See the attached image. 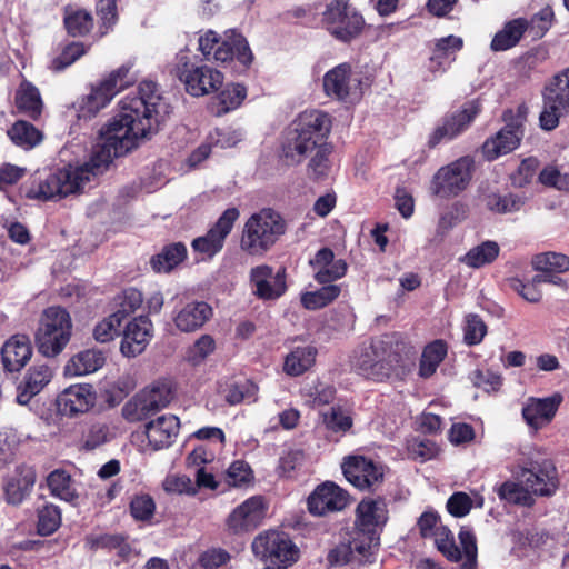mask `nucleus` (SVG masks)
Wrapping results in <instances>:
<instances>
[{
	"instance_id": "f257e3e1",
	"label": "nucleus",
	"mask_w": 569,
	"mask_h": 569,
	"mask_svg": "<svg viewBox=\"0 0 569 569\" xmlns=\"http://www.w3.org/2000/svg\"><path fill=\"white\" fill-rule=\"evenodd\" d=\"M119 107V114L101 128L89 160L81 166H68L49 173L28 190V198L47 201L82 191L92 178L109 168L114 158L124 156L139 139L156 131L170 113L157 83L149 80L139 84L137 93L122 98Z\"/></svg>"
},
{
	"instance_id": "f03ea898",
	"label": "nucleus",
	"mask_w": 569,
	"mask_h": 569,
	"mask_svg": "<svg viewBox=\"0 0 569 569\" xmlns=\"http://www.w3.org/2000/svg\"><path fill=\"white\" fill-rule=\"evenodd\" d=\"M320 111L302 112L286 132L282 142V157L288 163H300L310 157L308 166L309 176L318 179L320 166Z\"/></svg>"
},
{
	"instance_id": "7ed1b4c3",
	"label": "nucleus",
	"mask_w": 569,
	"mask_h": 569,
	"mask_svg": "<svg viewBox=\"0 0 569 569\" xmlns=\"http://www.w3.org/2000/svg\"><path fill=\"white\" fill-rule=\"evenodd\" d=\"M286 231L281 216L272 209L253 213L244 223L241 249L251 256H263Z\"/></svg>"
},
{
	"instance_id": "20e7f679",
	"label": "nucleus",
	"mask_w": 569,
	"mask_h": 569,
	"mask_svg": "<svg viewBox=\"0 0 569 569\" xmlns=\"http://www.w3.org/2000/svg\"><path fill=\"white\" fill-rule=\"evenodd\" d=\"M72 332L70 313L62 307L52 306L41 313L36 332V345L46 357L58 356L68 345Z\"/></svg>"
},
{
	"instance_id": "39448f33",
	"label": "nucleus",
	"mask_w": 569,
	"mask_h": 569,
	"mask_svg": "<svg viewBox=\"0 0 569 569\" xmlns=\"http://www.w3.org/2000/svg\"><path fill=\"white\" fill-rule=\"evenodd\" d=\"M199 50L209 60L227 63L237 60L243 67H249L253 61V54L246 38L234 29L224 31L219 36L213 30H208L199 38Z\"/></svg>"
},
{
	"instance_id": "423d86ee",
	"label": "nucleus",
	"mask_w": 569,
	"mask_h": 569,
	"mask_svg": "<svg viewBox=\"0 0 569 569\" xmlns=\"http://www.w3.org/2000/svg\"><path fill=\"white\" fill-rule=\"evenodd\" d=\"M351 368L360 376L382 381L392 368L391 341L388 337L373 339L369 345L358 347L350 359Z\"/></svg>"
},
{
	"instance_id": "0eeeda50",
	"label": "nucleus",
	"mask_w": 569,
	"mask_h": 569,
	"mask_svg": "<svg viewBox=\"0 0 569 569\" xmlns=\"http://www.w3.org/2000/svg\"><path fill=\"white\" fill-rule=\"evenodd\" d=\"M322 27L332 37L348 42L360 34L365 20L348 0H322Z\"/></svg>"
},
{
	"instance_id": "6e6552de",
	"label": "nucleus",
	"mask_w": 569,
	"mask_h": 569,
	"mask_svg": "<svg viewBox=\"0 0 569 569\" xmlns=\"http://www.w3.org/2000/svg\"><path fill=\"white\" fill-rule=\"evenodd\" d=\"M130 69L131 66L123 64L93 86L79 104V118H92L107 107L114 96L130 83L128 78Z\"/></svg>"
},
{
	"instance_id": "1a4fd4ad",
	"label": "nucleus",
	"mask_w": 569,
	"mask_h": 569,
	"mask_svg": "<svg viewBox=\"0 0 569 569\" xmlns=\"http://www.w3.org/2000/svg\"><path fill=\"white\" fill-rule=\"evenodd\" d=\"M472 170L473 160L470 157H461L441 167L431 180V193L442 199L459 196L468 188L472 179Z\"/></svg>"
},
{
	"instance_id": "9d476101",
	"label": "nucleus",
	"mask_w": 569,
	"mask_h": 569,
	"mask_svg": "<svg viewBox=\"0 0 569 569\" xmlns=\"http://www.w3.org/2000/svg\"><path fill=\"white\" fill-rule=\"evenodd\" d=\"M253 553L262 560L287 568L299 559V549L283 531L267 530L251 545Z\"/></svg>"
},
{
	"instance_id": "9b49d317",
	"label": "nucleus",
	"mask_w": 569,
	"mask_h": 569,
	"mask_svg": "<svg viewBox=\"0 0 569 569\" xmlns=\"http://www.w3.org/2000/svg\"><path fill=\"white\" fill-rule=\"evenodd\" d=\"M322 87L329 97L337 100L355 103L358 102L369 87L368 79L358 73H352L349 63H340L329 70L322 78Z\"/></svg>"
},
{
	"instance_id": "f8f14e48",
	"label": "nucleus",
	"mask_w": 569,
	"mask_h": 569,
	"mask_svg": "<svg viewBox=\"0 0 569 569\" xmlns=\"http://www.w3.org/2000/svg\"><path fill=\"white\" fill-rule=\"evenodd\" d=\"M503 119L507 121V124L495 137L487 139L482 146L483 156L488 160H495L513 151L522 139L525 114L521 109L518 110V114L515 118L511 110L506 111Z\"/></svg>"
},
{
	"instance_id": "ddd939ff",
	"label": "nucleus",
	"mask_w": 569,
	"mask_h": 569,
	"mask_svg": "<svg viewBox=\"0 0 569 569\" xmlns=\"http://www.w3.org/2000/svg\"><path fill=\"white\" fill-rule=\"evenodd\" d=\"M520 478L533 497H552L560 486L557 467L550 459L529 461L520 467Z\"/></svg>"
},
{
	"instance_id": "4468645a",
	"label": "nucleus",
	"mask_w": 569,
	"mask_h": 569,
	"mask_svg": "<svg viewBox=\"0 0 569 569\" xmlns=\"http://www.w3.org/2000/svg\"><path fill=\"white\" fill-rule=\"evenodd\" d=\"M268 502L262 496H252L237 506L228 516L226 526L233 535H243L256 530L264 520Z\"/></svg>"
},
{
	"instance_id": "2eb2a0df",
	"label": "nucleus",
	"mask_w": 569,
	"mask_h": 569,
	"mask_svg": "<svg viewBox=\"0 0 569 569\" xmlns=\"http://www.w3.org/2000/svg\"><path fill=\"white\" fill-rule=\"evenodd\" d=\"M179 78L186 90L193 97H202L216 92L223 83V74L209 66H191L184 63L179 70Z\"/></svg>"
},
{
	"instance_id": "dca6fc26",
	"label": "nucleus",
	"mask_w": 569,
	"mask_h": 569,
	"mask_svg": "<svg viewBox=\"0 0 569 569\" xmlns=\"http://www.w3.org/2000/svg\"><path fill=\"white\" fill-rule=\"evenodd\" d=\"M388 521V509L382 498L362 499L356 509V528L369 535L372 542L379 540V530Z\"/></svg>"
},
{
	"instance_id": "f3484780",
	"label": "nucleus",
	"mask_w": 569,
	"mask_h": 569,
	"mask_svg": "<svg viewBox=\"0 0 569 569\" xmlns=\"http://www.w3.org/2000/svg\"><path fill=\"white\" fill-rule=\"evenodd\" d=\"M341 468L346 479L360 490L371 489L383 478L382 467L363 456L345 458Z\"/></svg>"
},
{
	"instance_id": "a211bd4d",
	"label": "nucleus",
	"mask_w": 569,
	"mask_h": 569,
	"mask_svg": "<svg viewBox=\"0 0 569 569\" xmlns=\"http://www.w3.org/2000/svg\"><path fill=\"white\" fill-rule=\"evenodd\" d=\"M240 212L237 208H229L223 211L214 226L206 233L192 241L194 251L212 257L218 253L224 243L227 236L231 232Z\"/></svg>"
},
{
	"instance_id": "6ab92c4d",
	"label": "nucleus",
	"mask_w": 569,
	"mask_h": 569,
	"mask_svg": "<svg viewBox=\"0 0 569 569\" xmlns=\"http://www.w3.org/2000/svg\"><path fill=\"white\" fill-rule=\"evenodd\" d=\"M479 113V106L475 101L466 103L460 110L446 116L429 138V146L436 147L440 142L450 141L463 132L476 116Z\"/></svg>"
},
{
	"instance_id": "aec40b11",
	"label": "nucleus",
	"mask_w": 569,
	"mask_h": 569,
	"mask_svg": "<svg viewBox=\"0 0 569 569\" xmlns=\"http://www.w3.org/2000/svg\"><path fill=\"white\" fill-rule=\"evenodd\" d=\"M250 284L253 295L263 300H274L281 297L286 289L284 269L273 274L270 266L260 264L250 270Z\"/></svg>"
},
{
	"instance_id": "412c9836",
	"label": "nucleus",
	"mask_w": 569,
	"mask_h": 569,
	"mask_svg": "<svg viewBox=\"0 0 569 569\" xmlns=\"http://www.w3.org/2000/svg\"><path fill=\"white\" fill-rule=\"evenodd\" d=\"M153 336V325L147 316L132 319L124 328L120 351L124 357L141 355Z\"/></svg>"
},
{
	"instance_id": "4be33fe9",
	"label": "nucleus",
	"mask_w": 569,
	"mask_h": 569,
	"mask_svg": "<svg viewBox=\"0 0 569 569\" xmlns=\"http://www.w3.org/2000/svg\"><path fill=\"white\" fill-rule=\"evenodd\" d=\"M96 403V392L89 385H72L57 398L58 410L64 416L87 412Z\"/></svg>"
},
{
	"instance_id": "5701e85b",
	"label": "nucleus",
	"mask_w": 569,
	"mask_h": 569,
	"mask_svg": "<svg viewBox=\"0 0 569 569\" xmlns=\"http://www.w3.org/2000/svg\"><path fill=\"white\" fill-rule=\"evenodd\" d=\"M562 399L560 393H555L547 398H530L522 408L525 421L535 430L543 428L556 416Z\"/></svg>"
},
{
	"instance_id": "b1692460",
	"label": "nucleus",
	"mask_w": 569,
	"mask_h": 569,
	"mask_svg": "<svg viewBox=\"0 0 569 569\" xmlns=\"http://www.w3.org/2000/svg\"><path fill=\"white\" fill-rule=\"evenodd\" d=\"M180 422L173 415H163L146 425L144 433L154 450L170 447L179 432Z\"/></svg>"
},
{
	"instance_id": "393cba45",
	"label": "nucleus",
	"mask_w": 569,
	"mask_h": 569,
	"mask_svg": "<svg viewBox=\"0 0 569 569\" xmlns=\"http://www.w3.org/2000/svg\"><path fill=\"white\" fill-rule=\"evenodd\" d=\"M31 356V342L26 335H13L1 347L2 365L9 372L20 371L28 363Z\"/></svg>"
},
{
	"instance_id": "a878e982",
	"label": "nucleus",
	"mask_w": 569,
	"mask_h": 569,
	"mask_svg": "<svg viewBox=\"0 0 569 569\" xmlns=\"http://www.w3.org/2000/svg\"><path fill=\"white\" fill-rule=\"evenodd\" d=\"M212 316L211 307L204 301H189L176 313L173 321L182 332L200 329Z\"/></svg>"
},
{
	"instance_id": "bb28decb",
	"label": "nucleus",
	"mask_w": 569,
	"mask_h": 569,
	"mask_svg": "<svg viewBox=\"0 0 569 569\" xmlns=\"http://www.w3.org/2000/svg\"><path fill=\"white\" fill-rule=\"evenodd\" d=\"M463 41L460 37L448 36L437 40L428 69L432 73H442L456 60V53L461 50Z\"/></svg>"
},
{
	"instance_id": "cd10ccee",
	"label": "nucleus",
	"mask_w": 569,
	"mask_h": 569,
	"mask_svg": "<svg viewBox=\"0 0 569 569\" xmlns=\"http://www.w3.org/2000/svg\"><path fill=\"white\" fill-rule=\"evenodd\" d=\"M104 355L96 349H88L74 355L64 366V375L79 377L96 372L104 365Z\"/></svg>"
},
{
	"instance_id": "c85d7f7f",
	"label": "nucleus",
	"mask_w": 569,
	"mask_h": 569,
	"mask_svg": "<svg viewBox=\"0 0 569 569\" xmlns=\"http://www.w3.org/2000/svg\"><path fill=\"white\" fill-rule=\"evenodd\" d=\"M529 29V22L525 18H517L505 23L491 40L492 51H506L519 43L523 33Z\"/></svg>"
},
{
	"instance_id": "c756f323",
	"label": "nucleus",
	"mask_w": 569,
	"mask_h": 569,
	"mask_svg": "<svg viewBox=\"0 0 569 569\" xmlns=\"http://www.w3.org/2000/svg\"><path fill=\"white\" fill-rule=\"evenodd\" d=\"M36 482V473L31 468H20L4 486L7 501L18 505L29 495Z\"/></svg>"
},
{
	"instance_id": "7c9ffc66",
	"label": "nucleus",
	"mask_w": 569,
	"mask_h": 569,
	"mask_svg": "<svg viewBox=\"0 0 569 569\" xmlns=\"http://www.w3.org/2000/svg\"><path fill=\"white\" fill-rule=\"evenodd\" d=\"M322 422L329 432L327 438L332 441H338L353 425L350 409L342 406H332L329 411L322 413Z\"/></svg>"
},
{
	"instance_id": "2f4dec72",
	"label": "nucleus",
	"mask_w": 569,
	"mask_h": 569,
	"mask_svg": "<svg viewBox=\"0 0 569 569\" xmlns=\"http://www.w3.org/2000/svg\"><path fill=\"white\" fill-rule=\"evenodd\" d=\"M500 253V247L496 241L487 240L471 248L459 261L471 269H480L491 264Z\"/></svg>"
},
{
	"instance_id": "473e14b6",
	"label": "nucleus",
	"mask_w": 569,
	"mask_h": 569,
	"mask_svg": "<svg viewBox=\"0 0 569 569\" xmlns=\"http://www.w3.org/2000/svg\"><path fill=\"white\" fill-rule=\"evenodd\" d=\"M47 485L53 497L67 502H74L78 499L74 480L66 470L51 471L47 477Z\"/></svg>"
},
{
	"instance_id": "72a5a7b5",
	"label": "nucleus",
	"mask_w": 569,
	"mask_h": 569,
	"mask_svg": "<svg viewBox=\"0 0 569 569\" xmlns=\"http://www.w3.org/2000/svg\"><path fill=\"white\" fill-rule=\"evenodd\" d=\"M52 376L49 366H32L26 376V390L18 396V401L24 403L30 397L38 395L51 381Z\"/></svg>"
},
{
	"instance_id": "f704fd0d",
	"label": "nucleus",
	"mask_w": 569,
	"mask_h": 569,
	"mask_svg": "<svg viewBox=\"0 0 569 569\" xmlns=\"http://www.w3.org/2000/svg\"><path fill=\"white\" fill-rule=\"evenodd\" d=\"M317 349L311 346L298 347L284 359L283 370L289 376H300L316 362Z\"/></svg>"
},
{
	"instance_id": "c9c22d12",
	"label": "nucleus",
	"mask_w": 569,
	"mask_h": 569,
	"mask_svg": "<svg viewBox=\"0 0 569 569\" xmlns=\"http://www.w3.org/2000/svg\"><path fill=\"white\" fill-rule=\"evenodd\" d=\"M17 108L36 119L42 110V100L39 90L28 81H23L16 92Z\"/></svg>"
},
{
	"instance_id": "e433bc0d",
	"label": "nucleus",
	"mask_w": 569,
	"mask_h": 569,
	"mask_svg": "<svg viewBox=\"0 0 569 569\" xmlns=\"http://www.w3.org/2000/svg\"><path fill=\"white\" fill-rule=\"evenodd\" d=\"M447 345L442 340H435L427 345L421 355L419 375L422 378L431 377L447 356Z\"/></svg>"
},
{
	"instance_id": "4c0bfd02",
	"label": "nucleus",
	"mask_w": 569,
	"mask_h": 569,
	"mask_svg": "<svg viewBox=\"0 0 569 569\" xmlns=\"http://www.w3.org/2000/svg\"><path fill=\"white\" fill-rule=\"evenodd\" d=\"M10 140L18 147L30 150L42 141V133L33 124L19 120L8 130Z\"/></svg>"
},
{
	"instance_id": "58836bf2",
	"label": "nucleus",
	"mask_w": 569,
	"mask_h": 569,
	"mask_svg": "<svg viewBox=\"0 0 569 569\" xmlns=\"http://www.w3.org/2000/svg\"><path fill=\"white\" fill-rule=\"evenodd\" d=\"M485 505V498L477 491H472L471 496L458 491L451 495L447 501V510L450 515L456 518H462L467 516L471 508H482Z\"/></svg>"
},
{
	"instance_id": "ea45409f",
	"label": "nucleus",
	"mask_w": 569,
	"mask_h": 569,
	"mask_svg": "<svg viewBox=\"0 0 569 569\" xmlns=\"http://www.w3.org/2000/svg\"><path fill=\"white\" fill-rule=\"evenodd\" d=\"M187 257V248L183 243L177 242L167 246L162 252L151 259L153 270L157 272H170Z\"/></svg>"
},
{
	"instance_id": "a19ab883",
	"label": "nucleus",
	"mask_w": 569,
	"mask_h": 569,
	"mask_svg": "<svg viewBox=\"0 0 569 569\" xmlns=\"http://www.w3.org/2000/svg\"><path fill=\"white\" fill-rule=\"evenodd\" d=\"M497 493L501 500L513 505L530 507L535 503L532 492L522 481L520 483L515 481H506L499 486Z\"/></svg>"
},
{
	"instance_id": "79ce46f5",
	"label": "nucleus",
	"mask_w": 569,
	"mask_h": 569,
	"mask_svg": "<svg viewBox=\"0 0 569 569\" xmlns=\"http://www.w3.org/2000/svg\"><path fill=\"white\" fill-rule=\"evenodd\" d=\"M532 268L542 273H562L569 271V257L558 252L536 254L531 261Z\"/></svg>"
},
{
	"instance_id": "37998d69",
	"label": "nucleus",
	"mask_w": 569,
	"mask_h": 569,
	"mask_svg": "<svg viewBox=\"0 0 569 569\" xmlns=\"http://www.w3.org/2000/svg\"><path fill=\"white\" fill-rule=\"evenodd\" d=\"M350 503V496L347 490L335 482H322V510L341 511Z\"/></svg>"
},
{
	"instance_id": "c03bdc74",
	"label": "nucleus",
	"mask_w": 569,
	"mask_h": 569,
	"mask_svg": "<svg viewBox=\"0 0 569 569\" xmlns=\"http://www.w3.org/2000/svg\"><path fill=\"white\" fill-rule=\"evenodd\" d=\"M64 26L73 37L88 33L92 26V16L83 9L67 8L64 12Z\"/></svg>"
},
{
	"instance_id": "a18cd8bd",
	"label": "nucleus",
	"mask_w": 569,
	"mask_h": 569,
	"mask_svg": "<svg viewBox=\"0 0 569 569\" xmlns=\"http://www.w3.org/2000/svg\"><path fill=\"white\" fill-rule=\"evenodd\" d=\"M435 545L437 549L451 562H459L462 553L455 541L453 533L445 526L435 530Z\"/></svg>"
},
{
	"instance_id": "49530a36",
	"label": "nucleus",
	"mask_w": 569,
	"mask_h": 569,
	"mask_svg": "<svg viewBox=\"0 0 569 569\" xmlns=\"http://www.w3.org/2000/svg\"><path fill=\"white\" fill-rule=\"evenodd\" d=\"M569 111V68L553 77L545 93Z\"/></svg>"
},
{
	"instance_id": "de8ad7c7",
	"label": "nucleus",
	"mask_w": 569,
	"mask_h": 569,
	"mask_svg": "<svg viewBox=\"0 0 569 569\" xmlns=\"http://www.w3.org/2000/svg\"><path fill=\"white\" fill-rule=\"evenodd\" d=\"M142 302L143 297L139 290L134 288L124 289L114 297V313H119L121 316V320H123L126 317L139 309Z\"/></svg>"
},
{
	"instance_id": "09e8293b",
	"label": "nucleus",
	"mask_w": 569,
	"mask_h": 569,
	"mask_svg": "<svg viewBox=\"0 0 569 569\" xmlns=\"http://www.w3.org/2000/svg\"><path fill=\"white\" fill-rule=\"evenodd\" d=\"M141 396H143L153 413L166 408L173 398L171 388L167 383H154L144 389Z\"/></svg>"
},
{
	"instance_id": "8fccbe9b",
	"label": "nucleus",
	"mask_w": 569,
	"mask_h": 569,
	"mask_svg": "<svg viewBox=\"0 0 569 569\" xmlns=\"http://www.w3.org/2000/svg\"><path fill=\"white\" fill-rule=\"evenodd\" d=\"M246 97L247 90L242 84L231 83L226 86V88L218 96L220 103V109L218 110V113H227L231 110L237 109L241 106Z\"/></svg>"
},
{
	"instance_id": "3c124183",
	"label": "nucleus",
	"mask_w": 569,
	"mask_h": 569,
	"mask_svg": "<svg viewBox=\"0 0 569 569\" xmlns=\"http://www.w3.org/2000/svg\"><path fill=\"white\" fill-rule=\"evenodd\" d=\"M568 113L569 111L566 108H562L549 96L543 94V109L539 117L540 127L543 130L550 131L557 128L559 119Z\"/></svg>"
},
{
	"instance_id": "603ef678",
	"label": "nucleus",
	"mask_w": 569,
	"mask_h": 569,
	"mask_svg": "<svg viewBox=\"0 0 569 569\" xmlns=\"http://www.w3.org/2000/svg\"><path fill=\"white\" fill-rule=\"evenodd\" d=\"M458 538L465 555V561L460 569H477L478 548L475 533L471 529L462 527Z\"/></svg>"
},
{
	"instance_id": "864d4df0",
	"label": "nucleus",
	"mask_w": 569,
	"mask_h": 569,
	"mask_svg": "<svg viewBox=\"0 0 569 569\" xmlns=\"http://www.w3.org/2000/svg\"><path fill=\"white\" fill-rule=\"evenodd\" d=\"M347 263L342 259H335L333 252L322 248V284L340 279L346 274Z\"/></svg>"
},
{
	"instance_id": "5fc2aeb1",
	"label": "nucleus",
	"mask_w": 569,
	"mask_h": 569,
	"mask_svg": "<svg viewBox=\"0 0 569 569\" xmlns=\"http://www.w3.org/2000/svg\"><path fill=\"white\" fill-rule=\"evenodd\" d=\"M214 339L209 335H202L191 347L188 348L186 352V360L192 366H198L202 363L207 357L214 351Z\"/></svg>"
},
{
	"instance_id": "6e6d98bb",
	"label": "nucleus",
	"mask_w": 569,
	"mask_h": 569,
	"mask_svg": "<svg viewBox=\"0 0 569 569\" xmlns=\"http://www.w3.org/2000/svg\"><path fill=\"white\" fill-rule=\"evenodd\" d=\"M61 525V511L54 505H46L38 512V532L41 536L52 535Z\"/></svg>"
},
{
	"instance_id": "4d7b16f0",
	"label": "nucleus",
	"mask_w": 569,
	"mask_h": 569,
	"mask_svg": "<svg viewBox=\"0 0 569 569\" xmlns=\"http://www.w3.org/2000/svg\"><path fill=\"white\" fill-rule=\"evenodd\" d=\"M525 203L523 198L515 194H496L487 196L486 204L491 211L498 213H507L518 211Z\"/></svg>"
},
{
	"instance_id": "13d9d810",
	"label": "nucleus",
	"mask_w": 569,
	"mask_h": 569,
	"mask_svg": "<svg viewBox=\"0 0 569 569\" xmlns=\"http://www.w3.org/2000/svg\"><path fill=\"white\" fill-rule=\"evenodd\" d=\"M121 320L119 313H111L109 317L98 322L93 329V337L98 342L104 343L113 340L118 335Z\"/></svg>"
},
{
	"instance_id": "bf43d9fd",
	"label": "nucleus",
	"mask_w": 569,
	"mask_h": 569,
	"mask_svg": "<svg viewBox=\"0 0 569 569\" xmlns=\"http://www.w3.org/2000/svg\"><path fill=\"white\" fill-rule=\"evenodd\" d=\"M153 415L143 396L138 395L122 407V416L129 422H137Z\"/></svg>"
},
{
	"instance_id": "052dcab7",
	"label": "nucleus",
	"mask_w": 569,
	"mask_h": 569,
	"mask_svg": "<svg viewBox=\"0 0 569 569\" xmlns=\"http://www.w3.org/2000/svg\"><path fill=\"white\" fill-rule=\"evenodd\" d=\"M110 439V430L106 423H92L82 437V448L86 450H94Z\"/></svg>"
},
{
	"instance_id": "680f3d73",
	"label": "nucleus",
	"mask_w": 569,
	"mask_h": 569,
	"mask_svg": "<svg viewBox=\"0 0 569 569\" xmlns=\"http://www.w3.org/2000/svg\"><path fill=\"white\" fill-rule=\"evenodd\" d=\"M486 333L487 326L478 315H469L466 317L463 340L467 345L473 346L480 343Z\"/></svg>"
},
{
	"instance_id": "e2e57ef3",
	"label": "nucleus",
	"mask_w": 569,
	"mask_h": 569,
	"mask_svg": "<svg viewBox=\"0 0 569 569\" xmlns=\"http://www.w3.org/2000/svg\"><path fill=\"white\" fill-rule=\"evenodd\" d=\"M509 287L516 291L526 301L537 303L541 300L542 293L538 288L539 281H535V277L531 281L523 282L519 278H510L508 280Z\"/></svg>"
},
{
	"instance_id": "0e129e2a",
	"label": "nucleus",
	"mask_w": 569,
	"mask_h": 569,
	"mask_svg": "<svg viewBox=\"0 0 569 569\" xmlns=\"http://www.w3.org/2000/svg\"><path fill=\"white\" fill-rule=\"evenodd\" d=\"M86 53V49L82 43L72 42L67 46L63 51L51 61V69L54 71H61L64 68L72 64L76 60Z\"/></svg>"
},
{
	"instance_id": "69168bd1",
	"label": "nucleus",
	"mask_w": 569,
	"mask_h": 569,
	"mask_svg": "<svg viewBox=\"0 0 569 569\" xmlns=\"http://www.w3.org/2000/svg\"><path fill=\"white\" fill-rule=\"evenodd\" d=\"M252 479V470L243 460L232 462L226 471V481L233 487H240L250 482Z\"/></svg>"
},
{
	"instance_id": "338daca9",
	"label": "nucleus",
	"mask_w": 569,
	"mask_h": 569,
	"mask_svg": "<svg viewBox=\"0 0 569 569\" xmlns=\"http://www.w3.org/2000/svg\"><path fill=\"white\" fill-rule=\"evenodd\" d=\"M162 486L169 493H196L194 482L186 475H169L163 480Z\"/></svg>"
},
{
	"instance_id": "774afa93",
	"label": "nucleus",
	"mask_w": 569,
	"mask_h": 569,
	"mask_svg": "<svg viewBox=\"0 0 569 569\" xmlns=\"http://www.w3.org/2000/svg\"><path fill=\"white\" fill-rule=\"evenodd\" d=\"M156 510V503L149 495L136 496L130 503V512L137 520H149Z\"/></svg>"
}]
</instances>
